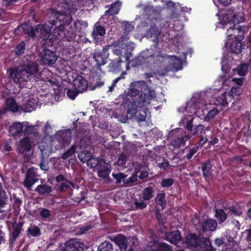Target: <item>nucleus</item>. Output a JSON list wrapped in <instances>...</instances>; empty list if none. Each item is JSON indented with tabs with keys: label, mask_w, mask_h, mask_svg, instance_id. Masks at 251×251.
Listing matches in <instances>:
<instances>
[{
	"label": "nucleus",
	"mask_w": 251,
	"mask_h": 251,
	"mask_svg": "<svg viewBox=\"0 0 251 251\" xmlns=\"http://www.w3.org/2000/svg\"><path fill=\"white\" fill-rule=\"evenodd\" d=\"M144 10L147 18L140 22L139 26L142 28H147L145 36L153 38V42L157 46L162 29L168 27L170 25L169 22L162 18L157 7L147 5L144 7Z\"/></svg>",
	"instance_id": "f257e3e1"
},
{
	"label": "nucleus",
	"mask_w": 251,
	"mask_h": 251,
	"mask_svg": "<svg viewBox=\"0 0 251 251\" xmlns=\"http://www.w3.org/2000/svg\"><path fill=\"white\" fill-rule=\"evenodd\" d=\"M60 14V11L53 8L48 10V16L50 19L44 24L35 25L36 32L39 34V37L41 45L51 47L53 43L57 39V25L56 22H59L56 18Z\"/></svg>",
	"instance_id": "f03ea898"
},
{
	"label": "nucleus",
	"mask_w": 251,
	"mask_h": 251,
	"mask_svg": "<svg viewBox=\"0 0 251 251\" xmlns=\"http://www.w3.org/2000/svg\"><path fill=\"white\" fill-rule=\"evenodd\" d=\"M155 97L154 91L149 90L147 93L141 92L137 99H132L127 105V113L129 118L135 117L138 122L145 121L148 111V105Z\"/></svg>",
	"instance_id": "7ed1b4c3"
},
{
	"label": "nucleus",
	"mask_w": 251,
	"mask_h": 251,
	"mask_svg": "<svg viewBox=\"0 0 251 251\" xmlns=\"http://www.w3.org/2000/svg\"><path fill=\"white\" fill-rule=\"evenodd\" d=\"M58 19L59 22H56L57 25V39L67 42L74 41L76 38V30L70 28L66 29V26H69L73 21L72 16L70 13L68 14L65 12L60 11V14L56 18Z\"/></svg>",
	"instance_id": "20e7f679"
},
{
	"label": "nucleus",
	"mask_w": 251,
	"mask_h": 251,
	"mask_svg": "<svg viewBox=\"0 0 251 251\" xmlns=\"http://www.w3.org/2000/svg\"><path fill=\"white\" fill-rule=\"evenodd\" d=\"M146 52L145 55V66L150 69L165 67L166 54H163L160 50H144Z\"/></svg>",
	"instance_id": "39448f33"
},
{
	"label": "nucleus",
	"mask_w": 251,
	"mask_h": 251,
	"mask_svg": "<svg viewBox=\"0 0 251 251\" xmlns=\"http://www.w3.org/2000/svg\"><path fill=\"white\" fill-rule=\"evenodd\" d=\"M9 75L13 78L14 82L18 84L20 87L31 88V80L33 78L28 75L26 72L23 71L22 70L11 68L10 70Z\"/></svg>",
	"instance_id": "423d86ee"
},
{
	"label": "nucleus",
	"mask_w": 251,
	"mask_h": 251,
	"mask_svg": "<svg viewBox=\"0 0 251 251\" xmlns=\"http://www.w3.org/2000/svg\"><path fill=\"white\" fill-rule=\"evenodd\" d=\"M164 67L163 70H160L159 73L160 75H165L171 71H178L182 69V63L181 60L175 55H167L166 54Z\"/></svg>",
	"instance_id": "0eeeda50"
},
{
	"label": "nucleus",
	"mask_w": 251,
	"mask_h": 251,
	"mask_svg": "<svg viewBox=\"0 0 251 251\" xmlns=\"http://www.w3.org/2000/svg\"><path fill=\"white\" fill-rule=\"evenodd\" d=\"M48 46L42 45L39 50V54L41 61L45 65L54 64L57 59L55 53L48 49Z\"/></svg>",
	"instance_id": "6e6552de"
},
{
	"label": "nucleus",
	"mask_w": 251,
	"mask_h": 251,
	"mask_svg": "<svg viewBox=\"0 0 251 251\" xmlns=\"http://www.w3.org/2000/svg\"><path fill=\"white\" fill-rule=\"evenodd\" d=\"M227 27L226 34L229 40L234 39L243 40L244 39V34L246 31V26L241 25H230L225 26Z\"/></svg>",
	"instance_id": "1a4fd4ad"
},
{
	"label": "nucleus",
	"mask_w": 251,
	"mask_h": 251,
	"mask_svg": "<svg viewBox=\"0 0 251 251\" xmlns=\"http://www.w3.org/2000/svg\"><path fill=\"white\" fill-rule=\"evenodd\" d=\"M37 170L34 167H31L25 173L23 185L28 190H31L32 186L39 180Z\"/></svg>",
	"instance_id": "9d476101"
},
{
	"label": "nucleus",
	"mask_w": 251,
	"mask_h": 251,
	"mask_svg": "<svg viewBox=\"0 0 251 251\" xmlns=\"http://www.w3.org/2000/svg\"><path fill=\"white\" fill-rule=\"evenodd\" d=\"M108 49L109 47L105 46L101 51H95L93 53V59L96 62L97 70L101 71L100 67L106 63L109 56Z\"/></svg>",
	"instance_id": "9b49d317"
},
{
	"label": "nucleus",
	"mask_w": 251,
	"mask_h": 251,
	"mask_svg": "<svg viewBox=\"0 0 251 251\" xmlns=\"http://www.w3.org/2000/svg\"><path fill=\"white\" fill-rule=\"evenodd\" d=\"M65 8L70 13H75L77 10V6L80 5L93 3L94 0H63Z\"/></svg>",
	"instance_id": "f8f14e48"
},
{
	"label": "nucleus",
	"mask_w": 251,
	"mask_h": 251,
	"mask_svg": "<svg viewBox=\"0 0 251 251\" xmlns=\"http://www.w3.org/2000/svg\"><path fill=\"white\" fill-rule=\"evenodd\" d=\"M245 20V17L239 15L233 14L231 16L229 15L225 16L221 21V24L223 25L221 27H225L228 25H239L238 24L243 22Z\"/></svg>",
	"instance_id": "ddd939ff"
},
{
	"label": "nucleus",
	"mask_w": 251,
	"mask_h": 251,
	"mask_svg": "<svg viewBox=\"0 0 251 251\" xmlns=\"http://www.w3.org/2000/svg\"><path fill=\"white\" fill-rule=\"evenodd\" d=\"M21 67L23 71L26 72L27 74L33 78H34L35 74L37 73L38 70V64L35 62L30 61L27 59L23 61Z\"/></svg>",
	"instance_id": "4468645a"
},
{
	"label": "nucleus",
	"mask_w": 251,
	"mask_h": 251,
	"mask_svg": "<svg viewBox=\"0 0 251 251\" xmlns=\"http://www.w3.org/2000/svg\"><path fill=\"white\" fill-rule=\"evenodd\" d=\"M73 85L75 89L78 92H83L89 89L88 81L81 75H76L73 81Z\"/></svg>",
	"instance_id": "2eb2a0df"
},
{
	"label": "nucleus",
	"mask_w": 251,
	"mask_h": 251,
	"mask_svg": "<svg viewBox=\"0 0 251 251\" xmlns=\"http://www.w3.org/2000/svg\"><path fill=\"white\" fill-rule=\"evenodd\" d=\"M31 149V142L29 138L25 137L21 139L17 147V151L19 153L24 155L29 154Z\"/></svg>",
	"instance_id": "dca6fc26"
},
{
	"label": "nucleus",
	"mask_w": 251,
	"mask_h": 251,
	"mask_svg": "<svg viewBox=\"0 0 251 251\" xmlns=\"http://www.w3.org/2000/svg\"><path fill=\"white\" fill-rule=\"evenodd\" d=\"M212 165L210 159H208L201 163V169L202 176L206 182H209L213 176Z\"/></svg>",
	"instance_id": "f3484780"
},
{
	"label": "nucleus",
	"mask_w": 251,
	"mask_h": 251,
	"mask_svg": "<svg viewBox=\"0 0 251 251\" xmlns=\"http://www.w3.org/2000/svg\"><path fill=\"white\" fill-rule=\"evenodd\" d=\"M146 86V83L143 80L136 81L133 82L130 85L127 94L130 97H136L139 94L140 92V90L138 89V88L142 89L144 88Z\"/></svg>",
	"instance_id": "a211bd4d"
},
{
	"label": "nucleus",
	"mask_w": 251,
	"mask_h": 251,
	"mask_svg": "<svg viewBox=\"0 0 251 251\" xmlns=\"http://www.w3.org/2000/svg\"><path fill=\"white\" fill-rule=\"evenodd\" d=\"M84 246V244L81 242L75 240H71L65 243L62 251H83Z\"/></svg>",
	"instance_id": "6ab92c4d"
},
{
	"label": "nucleus",
	"mask_w": 251,
	"mask_h": 251,
	"mask_svg": "<svg viewBox=\"0 0 251 251\" xmlns=\"http://www.w3.org/2000/svg\"><path fill=\"white\" fill-rule=\"evenodd\" d=\"M22 226L23 224L21 223L19 224L14 223L12 224L10 234V238L9 241L10 245H12L15 243L21 232Z\"/></svg>",
	"instance_id": "aec40b11"
},
{
	"label": "nucleus",
	"mask_w": 251,
	"mask_h": 251,
	"mask_svg": "<svg viewBox=\"0 0 251 251\" xmlns=\"http://www.w3.org/2000/svg\"><path fill=\"white\" fill-rule=\"evenodd\" d=\"M71 132L70 129L60 130L57 133L56 139L61 145L69 144L71 141Z\"/></svg>",
	"instance_id": "412c9836"
},
{
	"label": "nucleus",
	"mask_w": 251,
	"mask_h": 251,
	"mask_svg": "<svg viewBox=\"0 0 251 251\" xmlns=\"http://www.w3.org/2000/svg\"><path fill=\"white\" fill-rule=\"evenodd\" d=\"M165 239L170 243L177 244L182 240L181 233L178 230L167 232L165 234Z\"/></svg>",
	"instance_id": "4be33fe9"
},
{
	"label": "nucleus",
	"mask_w": 251,
	"mask_h": 251,
	"mask_svg": "<svg viewBox=\"0 0 251 251\" xmlns=\"http://www.w3.org/2000/svg\"><path fill=\"white\" fill-rule=\"evenodd\" d=\"M218 226L216 220L210 218L204 220L201 223V229L204 232L207 231L213 232L216 230Z\"/></svg>",
	"instance_id": "5701e85b"
},
{
	"label": "nucleus",
	"mask_w": 251,
	"mask_h": 251,
	"mask_svg": "<svg viewBox=\"0 0 251 251\" xmlns=\"http://www.w3.org/2000/svg\"><path fill=\"white\" fill-rule=\"evenodd\" d=\"M24 126L20 122H16L10 126L8 132L14 138L19 137L22 135Z\"/></svg>",
	"instance_id": "b1692460"
},
{
	"label": "nucleus",
	"mask_w": 251,
	"mask_h": 251,
	"mask_svg": "<svg viewBox=\"0 0 251 251\" xmlns=\"http://www.w3.org/2000/svg\"><path fill=\"white\" fill-rule=\"evenodd\" d=\"M34 191L40 195L47 196L50 195L52 191V188L51 186L47 184L45 182H42V184L37 185L35 188Z\"/></svg>",
	"instance_id": "393cba45"
},
{
	"label": "nucleus",
	"mask_w": 251,
	"mask_h": 251,
	"mask_svg": "<svg viewBox=\"0 0 251 251\" xmlns=\"http://www.w3.org/2000/svg\"><path fill=\"white\" fill-rule=\"evenodd\" d=\"M119 247L122 251H126L127 248V240L126 236L119 234L111 239Z\"/></svg>",
	"instance_id": "a878e982"
},
{
	"label": "nucleus",
	"mask_w": 251,
	"mask_h": 251,
	"mask_svg": "<svg viewBox=\"0 0 251 251\" xmlns=\"http://www.w3.org/2000/svg\"><path fill=\"white\" fill-rule=\"evenodd\" d=\"M105 27L100 23L97 22L94 25L91 35L94 40H97L99 39V36H103L105 34Z\"/></svg>",
	"instance_id": "bb28decb"
},
{
	"label": "nucleus",
	"mask_w": 251,
	"mask_h": 251,
	"mask_svg": "<svg viewBox=\"0 0 251 251\" xmlns=\"http://www.w3.org/2000/svg\"><path fill=\"white\" fill-rule=\"evenodd\" d=\"M223 207L225 210H228L230 215L233 216H241L243 214V210L240 206L237 203L236 204H232L229 206L223 204Z\"/></svg>",
	"instance_id": "cd10ccee"
},
{
	"label": "nucleus",
	"mask_w": 251,
	"mask_h": 251,
	"mask_svg": "<svg viewBox=\"0 0 251 251\" xmlns=\"http://www.w3.org/2000/svg\"><path fill=\"white\" fill-rule=\"evenodd\" d=\"M105 164L106 162L104 159L99 157H94L92 156H91L90 159L87 163L88 167L90 168H97V169L99 167H102Z\"/></svg>",
	"instance_id": "c85d7f7f"
},
{
	"label": "nucleus",
	"mask_w": 251,
	"mask_h": 251,
	"mask_svg": "<svg viewBox=\"0 0 251 251\" xmlns=\"http://www.w3.org/2000/svg\"><path fill=\"white\" fill-rule=\"evenodd\" d=\"M111 172V170L108 167L107 164L106 163L102 167H99L98 169V175L100 177H101L103 179H106L108 182L107 183H111V179L109 177V174Z\"/></svg>",
	"instance_id": "c756f323"
},
{
	"label": "nucleus",
	"mask_w": 251,
	"mask_h": 251,
	"mask_svg": "<svg viewBox=\"0 0 251 251\" xmlns=\"http://www.w3.org/2000/svg\"><path fill=\"white\" fill-rule=\"evenodd\" d=\"M122 3L119 0H117L112 3L110 6V8L105 11V15L109 16H114L117 15L121 8Z\"/></svg>",
	"instance_id": "7c9ffc66"
},
{
	"label": "nucleus",
	"mask_w": 251,
	"mask_h": 251,
	"mask_svg": "<svg viewBox=\"0 0 251 251\" xmlns=\"http://www.w3.org/2000/svg\"><path fill=\"white\" fill-rule=\"evenodd\" d=\"M190 138V135H185L181 137H175L171 142V144L175 148H179L181 145L184 146L185 142Z\"/></svg>",
	"instance_id": "2f4dec72"
},
{
	"label": "nucleus",
	"mask_w": 251,
	"mask_h": 251,
	"mask_svg": "<svg viewBox=\"0 0 251 251\" xmlns=\"http://www.w3.org/2000/svg\"><path fill=\"white\" fill-rule=\"evenodd\" d=\"M165 198V193L163 191L157 193L154 198V202L156 205L160 206L162 210H164L167 205V201Z\"/></svg>",
	"instance_id": "473e14b6"
},
{
	"label": "nucleus",
	"mask_w": 251,
	"mask_h": 251,
	"mask_svg": "<svg viewBox=\"0 0 251 251\" xmlns=\"http://www.w3.org/2000/svg\"><path fill=\"white\" fill-rule=\"evenodd\" d=\"M24 26L23 33L28 37L35 39L36 37L35 26H32L28 22H24Z\"/></svg>",
	"instance_id": "72a5a7b5"
},
{
	"label": "nucleus",
	"mask_w": 251,
	"mask_h": 251,
	"mask_svg": "<svg viewBox=\"0 0 251 251\" xmlns=\"http://www.w3.org/2000/svg\"><path fill=\"white\" fill-rule=\"evenodd\" d=\"M249 64L247 63H243L233 70L234 73H236L240 76H245L247 73Z\"/></svg>",
	"instance_id": "f704fd0d"
},
{
	"label": "nucleus",
	"mask_w": 251,
	"mask_h": 251,
	"mask_svg": "<svg viewBox=\"0 0 251 251\" xmlns=\"http://www.w3.org/2000/svg\"><path fill=\"white\" fill-rule=\"evenodd\" d=\"M154 189L151 186L145 188L142 193V198L144 201H150L154 197Z\"/></svg>",
	"instance_id": "c9c22d12"
},
{
	"label": "nucleus",
	"mask_w": 251,
	"mask_h": 251,
	"mask_svg": "<svg viewBox=\"0 0 251 251\" xmlns=\"http://www.w3.org/2000/svg\"><path fill=\"white\" fill-rule=\"evenodd\" d=\"M242 40H234L231 42L229 49L231 52L238 54L242 50L241 41Z\"/></svg>",
	"instance_id": "e433bc0d"
},
{
	"label": "nucleus",
	"mask_w": 251,
	"mask_h": 251,
	"mask_svg": "<svg viewBox=\"0 0 251 251\" xmlns=\"http://www.w3.org/2000/svg\"><path fill=\"white\" fill-rule=\"evenodd\" d=\"M224 209H215V217L217 219L219 224H221L226 220L227 218V214L225 212Z\"/></svg>",
	"instance_id": "4c0bfd02"
},
{
	"label": "nucleus",
	"mask_w": 251,
	"mask_h": 251,
	"mask_svg": "<svg viewBox=\"0 0 251 251\" xmlns=\"http://www.w3.org/2000/svg\"><path fill=\"white\" fill-rule=\"evenodd\" d=\"M5 104L7 108L11 111L16 112L19 110V106L13 97H9L6 100Z\"/></svg>",
	"instance_id": "58836bf2"
},
{
	"label": "nucleus",
	"mask_w": 251,
	"mask_h": 251,
	"mask_svg": "<svg viewBox=\"0 0 251 251\" xmlns=\"http://www.w3.org/2000/svg\"><path fill=\"white\" fill-rule=\"evenodd\" d=\"M25 41L22 40L16 46L14 52L15 55L19 57L23 55L25 53Z\"/></svg>",
	"instance_id": "ea45409f"
},
{
	"label": "nucleus",
	"mask_w": 251,
	"mask_h": 251,
	"mask_svg": "<svg viewBox=\"0 0 251 251\" xmlns=\"http://www.w3.org/2000/svg\"><path fill=\"white\" fill-rule=\"evenodd\" d=\"M95 81L94 83H91L89 86V89L91 91L95 90L97 88H100L104 85V80L100 75H98L96 78H94Z\"/></svg>",
	"instance_id": "a19ab883"
},
{
	"label": "nucleus",
	"mask_w": 251,
	"mask_h": 251,
	"mask_svg": "<svg viewBox=\"0 0 251 251\" xmlns=\"http://www.w3.org/2000/svg\"><path fill=\"white\" fill-rule=\"evenodd\" d=\"M26 234L28 236H40L41 234L40 228L37 226H30L26 230Z\"/></svg>",
	"instance_id": "79ce46f5"
},
{
	"label": "nucleus",
	"mask_w": 251,
	"mask_h": 251,
	"mask_svg": "<svg viewBox=\"0 0 251 251\" xmlns=\"http://www.w3.org/2000/svg\"><path fill=\"white\" fill-rule=\"evenodd\" d=\"M71 186L74 188L75 184L70 180H66L65 181L60 183L59 191L60 192H67L71 189Z\"/></svg>",
	"instance_id": "37998d69"
},
{
	"label": "nucleus",
	"mask_w": 251,
	"mask_h": 251,
	"mask_svg": "<svg viewBox=\"0 0 251 251\" xmlns=\"http://www.w3.org/2000/svg\"><path fill=\"white\" fill-rule=\"evenodd\" d=\"M37 106L35 100L34 99H29L26 104L23 105V109L25 112H30Z\"/></svg>",
	"instance_id": "c03bdc74"
},
{
	"label": "nucleus",
	"mask_w": 251,
	"mask_h": 251,
	"mask_svg": "<svg viewBox=\"0 0 251 251\" xmlns=\"http://www.w3.org/2000/svg\"><path fill=\"white\" fill-rule=\"evenodd\" d=\"M91 156V152L87 150H83L78 153L79 160L83 163H87Z\"/></svg>",
	"instance_id": "a18cd8bd"
},
{
	"label": "nucleus",
	"mask_w": 251,
	"mask_h": 251,
	"mask_svg": "<svg viewBox=\"0 0 251 251\" xmlns=\"http://www.w3.org/2000/svg\"><path fill=\"white\" fill-rule=\"evenodd\" d=\"M98 251H113V245L111 242L105 241L99 246Z\"/></svg>",
	"instance_id": "49530a36"
},
{
	"label": "nucleus",
	"mask_w": 251,
	"mask_h": 251,
	"mask_svg": "<svg viewBox=\"0 0 251 251\" xmlns=\"http://www.w3.org/2000/svg\"><path fill=\"white\" fill-rule=\"evenodd\" d=\"M154 246L157 245L161 251H172V247L166 243L160 242L157 240L153 241Z\"/></svg>",
	"instance_id": "de8ad7c7"
},
{
	"label": "nucleus",
	"mask_w": 251,
	"mask_h": 251,
	"mask_svg": "<svg viewBox=\"0 0 251 251\" xmlns=\"http://www.w3.org/2000/svg\"><path fill=\"white\" fill-rule=\"evenodd\" d=\"M145 55L146 52H145V51H142L140 55L137 56L133 60V65L134 66H139L142 64L145 65Z\"/></svg>",
	"instance_id": "09e8293b"
},
{
	"label": "nucleus",
	"mask_w": 251,
	"mask_h": 251,
	"mask_svg": "<svg viewBox=\"0 0 251 251\" xmlns=\"http://www.w3.org/2000/svg\"><path fill=\"white\" fill-rule=\"evenodd\" d=\"M76 146L75 145H72L70 148L62 154L61 158L64 160L67 159L72 156V155L76 152Z\"/></svg>",
	"instance_id": "8fccbe9b"
},
{
	"label": "nucleus",
	"mask_w": 251,
	"mask_h": 251,
	"mask_svg": "<svg viewBox=\"0 0 251 251\" xmlns=\"http://www.w3.org/2000/svg\"><path fill=\"white\" fill-rule=\"evenodd\" d=\"M174 181L175 180L173 178H163L160 183L161 186L163 188H169L173 185Z\"/></svg>",
	"instance_id": "3c124183"
},
{
	"label": "nucleus",
	"mask_w": 251,
	"mask_h": 251,
	"mask_svg": "<svg viewBox=\"0 0 251 251\" xmlns=\"http://www.w3.org/2000/svg\"><path fill=\"white\" fill-rule=\"evenodd\" d=\"M219 112L218 110L216 108L210 110L205 117L204 120L207 122L210 121L211 119H213L216 115H218Z\"/></svg>",
	"instance_id": "603ef678"
},
{
	"label": "nucleus",
	"mask_w": 251,
	"mask_h": 251,
	"mask_svg": "<svg viewBox=\"0 0 251 251\" xmlns=\"http://www.w3.org/2000/svg\"><path fill=\"white\" fill-rule=\"evenodd\" d=\"M113 178L116 180V183L119 184L121 182H123V179L126 177L125 173L119 172L118 173H112V174Z\"/></svg>",
	"instance_id": "864d4df0"
},
{
	"label": "nucleus",
	"mask_w": 251,
	"mask_h": 251,
	"mask_svg": "<svg viewBox=\"0 0 251 251\" xmlns=\"http://www.w3.org/2000/svg\"><path fill=\"white\" fill-rule=\"evenodd\" d=\"M80 93L81 92H78L77 89H75V88L74 90L68 89L67 92V95L70 99L74 100Z\"/></svg>",
	"instance_id": "5fc2aeb1"
},
{
	"label": "nucleus",
	"mask_w": 251,
	"mask_h": 251,
	"mask_svg": "<svg viewBox=\"0 0 251 251\" xmlns=\"http://www.w3.org/2000/svg\"><path fill=\"white\" fill-rule=\"evenodd\" d=\"M199 149V146H195L192 148L189 149V152L185 156V157L188 159L190 160L192 158L193 156L197 152Z\"/></svg>",
	"instance_id": "6e6d98bb"
},
{
	"label": "nucleus",
	"mask_w": 251,
	"mask_h": 251,
	"mask_svg": "<svg viewBox=\"0 0 251 251\" xmlns=\"http://www.w3.org/2000/svg\"><path fill=\"white\" fill-rule=\"evenodd\" d=\"M127 175H126V177L123 179V183L125 184H129L130 183H132L134 182H135L137 180V177L135 176V175H134L132 174V175L129 177L128 178L127 177Z\"/></svg>",
	"instance_id": "4d7b16f0"
},
{
	"label": "nucleus",
	"mask_w": 251,
	"mask_h": 251,
	"mask_svg": "<svg viewBox=\"0 0 251 251\" xmlns=\"http://www.w3.org/2000/svg\"><path fill=\"white\" fill-rule=\"evenodd\" d=\"M123 26L124 27L125 32H130L132 31L134 28L133 25L127 21H124L123 23Z\"/></svg>",
	"instance_id": "13d9d810"
},
{
	"label": "nucleus",
	"mask_w": 251,
	"mask_h": 251,
	"mask_svg": "<svg viewBox=\"0 0 251 251\" xmlns=\"http://www.w3.org/2000/svg\"><path fill=\"white\" fill-rule=\"evenodd\" d=\"M204 129L205 127L203 126L199 125L194 128L193 133L194 135H200L204 132Z\"/></svg>",
	"instance_id": "bf43d9fd"
},
{
	"label": "nucleus",
	"mask_w": 251,
	"mask_h": 251,
	"mask_svg": "<svg viewBox=\"0 0 251 251\" xmlns=\"http://www.w3.org/2000/svg\"><path fill=\"white\" fill-rule=\"evenodd\" d=\"M126 159L127 157L125 154L123 153L121 154L117 161L118 165L119 166H123L125 165L126 163Z\"/></svg>",
	"instance_id": "052dcab7"
},
{
	"label": "nucleus",
	"mask_w": 251,
	"mask_h": 251,
	"mask_svg": "<svg viewBox=\"0 0 251 251\" xmlns=\"http://www.w3.org/2000/svg\"><path fill=\"white\" fill-rule=\"evenodd\" d=\"M157 166L161 169L166 170L171 167L169 162L167 159L163 158V162L162 163H159L157 164Z\"/></svg>",
	"instance_id": "680f3d73"
},
{
	"label": "nucleus",
	"mask_w": 251,
	"mask_h": 251,
	"mask_svg": "<svg viewBox=\"0 0 251 251\" xmlns=\"http://www.w3.org/2000/svg\"><path fill=\"white\" fill-rule=\"evenodd\" d=\"M40 215L44 219H47L50 215V211L47 208H42L40 211Z\"/></svg>",
	"instance_id": "e2e57ef3"
},
{
	"label": "nucleus",
	"mask_w": 251,
	"mask_h": 251,
	"mask_svg": "<svg viewBox=\"0 0 251 251\" xmlns=\"http://www.w3.org/2000/svg\"><path fill=\"white\" fill-rule=\"evenodd\" d=\"M134 205L136 209L141 210L144 209L147 206V203L144 201L138 202L137 201H135L134 202Z\"/></svg>",
	"instance_id": "0e129e2a"
},
{
	"label": "nucleus",
	"mask_w": 251,
	"mask_h": 251,
	"mask_svg": "<svg viewBox=\"0 0 251 251\" xmlns=\"http://www.w3.org/2000/svg\"><path fill=\"white\" fill-rule=\"evenodd\" d=\"M219 101L222 105H226L228 104L226 93L222 94L219 97Z\"/></svg>",
	"instance_id": "69168bd1"
},
{
	"label": "nucleus",
	"mask_w": 251,
	"mask_h": 251,
	"mask_svg": "<svg viewBox=\"0 0 251 251\" xmlns=\"http://www.w3.org/2000/svg\"><path fill=\"white\" fill-rule=\"evenodd\" d=\"M24 23L16 27L14 31V33L16 35H21L23 33L24 30Z\"/></svg>",
	"instance_id": "338daca9"
},
{
	"label": "nucleus",
	"mask_w": 251,
	"mask_h": 251,
	"mask_svg": "<svg viewBox=\"0 0 251 251\" xmlns=\"http://www.w3.org/2000/svg\"><path fill=\"white\" fill-rule=\"evenodd\" d=\"M126 72H123L121 74V75L115 78L114 80H113L112 84H113V85H115L116 86V84L121 79H124L125 78V75H126Z\"/></svg>",
	"instance_id": "774afa93"
}]
</instances>
